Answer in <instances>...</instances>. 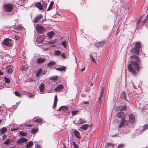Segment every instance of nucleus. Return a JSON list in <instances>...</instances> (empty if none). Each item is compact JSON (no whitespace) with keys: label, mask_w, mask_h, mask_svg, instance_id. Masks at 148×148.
Wrapping results in <instances>:
<instances>
[{"label":"nucleus","mask_w":148,"mask_h":148,"mask_svg":"<svg viewBox=\"0 0 148 148\" xmlns=\"http://www.w3.org/2000/svg\"><path fill=\"white\" fill-rule=\"evenodd\" d=\"M78 112V111H72L71 112V114L72 115H75L77 114V112Z\"/></svg>","instance_id":"de8ad7c7"},{"label":"nucleus","mask_w":148,"mask_h":148,"mask_svg":"<svg viewBox=\"0 0 148 148\" xmlns=\"http://www.w3.org/2000/svg\"><path fill=\"white\" fill-rule=\"evenodd\" d=\"M62 108H63L62 106L60 107V108H59L58 110V111H61V110H62Z\"/></svg>","instance_id":"0e129e2a"},{"label":"nucleus","mask_w":148,"mask_h":148,"mask_svg":"<svg viewBox=\"0 0 148 148\" xmlns=\"http://www.w3.org/2000/svg\"><path fill=\"white\" fill-rule=\"evenodd\" d=\"M12 69L11 68L7 67L6 68V72L8 73L11 74L12 72Z\"/></svg>","instance_id":"cd10ccee"},{"label":"nucleus","mask_w":148,"mask_h":148,"mask_svg":"<svg viewBox=\"0 0 148 148\" xmlns=\"http://www.w3.org/2000/svg\"><path fill=\"white\" fill-rule=\"evenodd\" d=\"M105 41L103 40L101 42H98L95 44V46L97 47H102L104 45Z\"/></svg>","instance_id":"4468645a"},{"label":"nucleus","mask_w":148,"mask_h":148,"mask_svg":"<svg viewBox=\"0 0 148 148\" xmlns=\"http://www.w3.org/2000/svg\"><path fill=\"white\" fill-rule=\"evenodd\" d=\"M16 146L15 145H14L13 147H9V148H16Z\"/></svg>","instance_id":"774afa93"},{"label":"nucleus","mask_w":148,"mask_h":148,"mask_svg":"<svg viewBox=\"0 0 148 148\" xmlns=\"http://www.w3.org/2000/svg\"><path fill=\"white\" fill-rule=\"evenodd\" d=\"M36 29L39 34L43 33L45 31V29L43 26L39 25H37L36 26Z\"/></svg>","instance_id":"423d86ee"},{"label":"nucleus","mask_w":148,"mask_h":148,"mask_svg":"<svg viewBox=\"0 0 148 148\" xmlns=\"http://www.w3.org/2000/svg\"><path fill=\"white\" fill-rule=\"evenodd\" d=\"M130 5L128 3H126V4H125V8L126 10H128L129 8Z\"/></svg>","instance_id":"a18cd8bd"},{"label":"nucleus","mask_w":148,"mask_h":148,"mask_svg":"<svg viewBox=\"0 0 148 148\" xmlns=\"http://www.w3.org/2000/svg\"><path fill=\"white\" fill-rule=\"evenodd\" d=\"M103 97V96H101V95H100V96L99 97L98 101L99 102V105H101V97Z\"/></svg>","instance_id":"5fc2aeb1"},{"label":"nucleus","mask_w":148,"mask_h":148,"mask_svg":"<svg viewBox=\"0 0 148 148\" xmlns=\"http://www.w3.org/2000/svg\"><path fill=\"white\" fill-rule=\"evenodd\" d=\"M42 3L43 4V6L45 8L47 6V2L45 1H42Z\"/></svg>","instance_id":"79ce46f5"},{"label":"nucleus","mask_w":148,"mask_h":148,"mask_svg":"<svg viewBox=\"0 0 148 148\" xmlns=\"http://www.w3.org/2000/svg\"><path fill=\"white\" fill-rule=\"evenodd\" d=\"M124 147V144H119L118 145L117 148H123Z\"/></svg>","instance_id":"3c124183"},{"label":"nucleus","mask_w":148,"mask_h":148,"mask_svg":"<svg viewBox=\"0 0 148 148\" xmlns=\"http://www.w3.org/2000/svg\"><path fill=\"white\" fill-rule=\"evenodd\" d=\"M11 140L10 139H7L5 142L4 143V144L5 145H8L10 143Z\"/></svg>","instance_id":"e433bc0d"},{"label":"nucleus","mask_w":148,"mask_h":148,"mask_svg":"<svg viewBox=\"0 0 148 148\" xmlns=\"http://www.w3.org/2000/svg\"><path fill=\"white\" fill-rule=\"evenodd\" d=\"M29 98H33L34 97V95L32 94H29Z\"/></svg>","instance_id":"680f3d73"},{"label":"nucleus","mask_w":148,"mask_h":148,"mask_svg":"<svg viewBox=\"0 0 148 148\" xmlns=\"http://www.w3.org/2000/svg\"><path fill=\"white\" fill-rule=\"evenodd\" d=\"M12 40L8 38H6L4 39L2 42V46L9 47L12 44Z\"/></svg>","instance_id":"20e7f679"},{"label":"nucleus","mask_w":148,"mask_h":148,"mask_svg":"<svg viewBox=\"0 0 148 148\" xmlns=\"http://www.w3.org/2000/svg\"><path fill=\"white\" fill-rule=\"evenodd\" d=\"M45 38V36L43 35L39 36L36 38V41L39 43H41L43 42Z\"/></svg>","instance_id":"0eeeda50"},{"label":"nucleus","mask_w":148,"mask_h":148,"mask_svg":"<svg viewBox=\"0 0 148 148\" xmlns=\"http://www.w3.org/2000/svg\"><path fill=\"white\" fill-rule=\"evenodd\" d=\"M54 3L53 1H51V2L49 7L48 8V9H47V11H49L51 10L52 7V6L54 4Z\"/></svg>","instance_id":"72a5a7b5"},{"label":"nucleus","mask_w":148,"mask_h":148,"mask_svg":"<svg viewBox=\"0 0 148 148\" xmlns=\"http://www.w3.org/2000/svg\"><path fill=\"white\" fill-rule=\"evenodd\" d=\"M7 130V128L6 127H3L0 130V133L2 134L6 132Z\"/></svg>","instance_id":"a878e982"},{"label":"nucleus","mask_w":148,"mask_h":148,"mask_svg":"<svg viewBox=\"0 0 148 148\" xmlns=\"http://www.w3.org/2000/svg\"><path fill=\"white\" fill-rule=\"evenodd\" d=\"M55 62L54 61H50L47 64V65L48 67H51L53 66L55 64Z\"/></svg>","instance_id":"c85d7f7f"},{"label":"nucleus","mask_w":148,"mask_h":148,"mask_svg":"<svg viewBox=\"0 0 148 148\" xmlns=\"http://www.w3.org/2000/svg\"><path fill=\"white\" fill-rule=\"evenodd\" d=\"M42 15L40 14L37 16L34 20V22L36 23L38 22L42 18Z\"/></svg>","instance_id":"ddd939ff"},{"label":"nucleus","mask_w":148,"mask_h":148,"mask_svg":"<svg viewBox=\"0 0 148 148\" xmlns=\"http://www.w3.org/2000/svg\"><path fill=\"white\" fill-rule=\"evenodd\" d=\"M120 97L121 98L123 99H124L126 100V94L124 92H123L121 94L120 96Z\"/></svg>","instance_id":"bb28decb"},{"label":"nucleus","mask_w":148,"mask_h":148,"mask_svg":"<svg viewBox=\"0 0 148 148\" xmlns=\"http://www.w3.org/2000/svg\"><path fill=\"white\" fill-rule=\"evenodd\" d=\"M16 107H17V106L16 105H15L14 106H13L12 107V108H13L14 110H15L16 109Z\"/></svg>","instance_id":"69168bd1"},{"label":"nucleus","mask_w":148,"mask_h":148,"mask_svg":"<svg viewBox=\"0 0 148 148\" xmlns=\"http://www.w3.org/2000/svg\"><path fill=\"white\" fill-rule=\"evenodd\" d=\"M42 120L41 118L36 119L33 121L34 122L38 123H41L42 122Z\"/></svg>","instance_id":"473e14b6"},{"label":"nucleus","mask_w":148,"mask_h":148,"mask_svg":"<svg viewBox=\"0 0 148 148\" xmlns=\"http://www.w3.org/2000/svg\"><path fill=\"white\" fill-rule=\"evenodd\" d=\"M55 53L56 56H58L60 55L61 52L59 50H57L55 51Z\"/></svg>","instance_id":"f704fd0d"},{"label":"nucleus","mask_w":148,"mask_h":148,"mask_svg":"<svg viewBox=\"0 0 148 148\" xmlns=\"http://www.w3.org/2000/svg\"><path fill=\"white\" fill-rule=\"evenodd\" d=\"M21 58L22 59H24L25 58V53L23 52L22 53V56H21Z\"/></svg>","instance_id":"4d7b16f0"},{"label":"nucleus","mask_w":148,"mask_h":148,"mask_svg":"<svg viewBox=\"0 0 148 148\" xmlns=\"http://www.w3.org/2000/svg\"><path fill=\"white\" fill-rule=\"evenodd\" d=\"M2 7L4 11L8 12H11L13 8V5L11 3H4Z\"/></svg>","instance_id":"7ed1b4c3"},{"label":"nucleus","mask_w":148,"mask_h":148,"mask_svg":"<svg viewBox=\"0 0 148 148\" xmlns=\"http://www.w3.org/2000/svg\"><path fill=\"white\" fill-rule=\"evenodd\" d=\"M140 18H139V19H138L137 20V23H136V24H137V25H138L139 24V22H140Z\"/></svg>","instance_id":"338daca9"},{"label":"nucleus","mask_w":148,"mask_h":148,"mask_svg":"<svg viewBox=\"0 0 148 148\" xmlns=\"http://www.w3.org/2000/svg\"><path fill=\"white\" fill-rule=\"evenodd\" d=\"M117 116L119 118L125 119V114L124 112L121 111L118 113L117 114Z\"/></svg>","instance_id":"f8f14e48"},{"label":"nucleus","mask_w":148,"mask_h":148,"mask_svg":"<svg viewBox=\"0 0 148 148\" xmlns=\"http://www.w3.org/2000/svg\"><path fill=\"white\" fill-rule=\"evenodd\" d=\"M89 56H90V58L91 60L92 61H93V62H95V60L94 58H93V57L92 55V54H89Z\"/></svg>","instance_id":"49530a36"},{"label":"nucleus","mask_w":148,"mask_h":148,"mask_svg":"<svg viewBox=\"0 0 148 148\" xmlns=\"http://www.w3.org/2000/svg\"><path fill=\"white\" fill-rule=\"evenodd\" d=\"M61 57L64 59L66 58L67 57L64 53H63L61 55Z\"/></svg>","instance_id":"603ef678"},{"label":"nucleus","mask_w":148,"mask_h":148,"mask_svg":"<svg viewBox=\"0 0 148 148\" xmlns=\"http://www.w3.org/2000/svg\"><path fill=\"white\" fill-rule=\"evenodd\" d=\"M27 141V139L23 137H22L21 138L19 139L17 141L16 143H17V144L20 145V144H21L22 143L24 142Z\"/></svg>","instance_id":"9d476101"},{"label":"nucleus","mask_w":148,"mask_h":148,"mask_svg":"<svg viewBox=\"0 0 148 148\" xmlns=\"http://www.w3.org/2000/svg\"><path fill=\"white\" fill-rule=\"evenodd\" d=\"M104 87L102 86L101 88V93L100 95H101V96H103V93L104 92Z\"/></svg>","instance_id":"58836bf2"},{"label":"nucleus","mask_w":148,"mask_h":148,"mask_svg":"<svg viewBox=\"0 0 148 148\" xmlns=\"http://www.w3.org/2000/svg\"><path fill=\"white\" fill-rule=\"evenodd\" d=\"M148 128V125L147 124H145L144 125V127H143V130H143L145 129H147Z\"/></svg>","instance_id":"6e6d98bb"},{"label":"nucleus","mask_w":148,"mask_h":148,"mask_svg":"<svg viewBox=\"0 0 148 148\" xmlns=\"http://www.w3.org/2000/svg\"><path fill=\"white\" fill-rule=\"evenodd\" d=\"M72 144L74 146V148H79V146L75 143L74 141L72 142Z\"/></svg>","instance_id":"a19ab883"},{"label":"nucleus","mask_w":148,"mask_h":148,"mask_svg":"<svg viewBox=\"0 0 148 148\" xmlns=\"http://www.w3.org/2000/svg\"><path fill=\"white\" fill-rule=\"evenodd\" d=\"M89 126V125L88 124H84L82 125L80 128L84 130H86Z\"/></svg>","instance_id":"b1692460"},{"label":"nucleus","mask_w":148,"mask_h":148,"mask_svg":"<svg viewBox=\"0 0 148 148\" xmlns=\"http://www.w3.org/2000/svg\"><path fill=\"white\" fill-rule=\"evenodd\" d=\"M5 79V82L7 83H10V80L9 78H8L6 77H4Z\"/></svg>","instance_id":"4c0bfd02"},{"label":"nucleus","mask_w":148,"mask_h":148,"mask_svg":"<svg viewBox=\"0 0 148 148\" xmlns=\"http://www.w3.org/2000/svg\"><path fill=\"white\" fill-rule=\"evenodd\" d=\"M14 37L16 40H18L20 39V37L18 36H14Z\"/></svg>","instance_id":"13d9d810"},{"label":"nucleus","mask_w":148,"mask_h":148,"mask_svg":"<svg viewBox=\"0 0 148 148\" xmlns=\"http://www.w3.org/2000/svg\"><path fill=\"white\" fill-rule=\"evenodd\" d=\"M129 123V121L128 120H125V119H122L119 125L118 128L125 127L128 125Z\"/></svg>","instance_id":"39448f33"},{"label":"nucleus","mask_w":148,"mask_h":148,"mask_svg":"<svg viewBox=\"0 0 148 148\" xmlns=\"http://www.w3.org/2000/svg\"><path fill=\"white\" fill-rule=\"evenodd\" d=\"M129 121L130 123H133L135 121V116L133 114H131L129 115Z\"/></svg>","instance_id":"1a4fd4ad"},{"label":"nucleus","mask_w":148,"mask_h":148,"mask_svg":"<svg viewBox=\"0 0 148 148\" xmlns=\"http://www.w3.org/2000/svg\"><path fill=\"white\" fill-rule=\"evenodd\" d=\"M23 27L21 25H15L14 26V29L17 30H20L22 29Z\"/></svg>","instance_id":"aec40b11"},{"label":"nucleus","mask_w":148,"mask_h":148,"mask_svg":"<svg viewBox=\"0 0 148 148\" xmlns=\"http://www.w3.org/2000/svg\"><path fill=\"white\" fill-rule=\"evenodd\" d=\"M33 143L32 141H30L27 145L26 146V148H30L32 146Z\"/></svg>","instance_id":"7c9ffc66"},{"label":"nucleus","mask_w":148,"mask_h":148,"mask_svg":"<svg viewBox=\"0 0 148 148\" xmlns=\"http://www.w3.org/2000/svg\"><path fill=\"white\" fill-rule=\"evenodd\" d=\"M46 60V59L42 58H39L37 59V62L38 63H42Z\"/></svg>","instance_id":"412c9836"},{"label":"nucleus","mask_w":148,"mask_h":148,"mask_svg":"<svg viewBox=\"0 0 148 148\" xmlns=\"http://www.w3.org/2000/svg\"><path fill=\"white\" fill-rule=\"evenodd\" d=\"M141 48V43L140 42H136L135 44V46L131 51V53L134 55H138L140 49Z\"/></svg>","instance_id":"f03ea898"},{"label":"nucleus","mask_w":148,"mask_h":148,"mask_svg":"<svg viewBox=\"0 0 148 148\" xmlns=\"http://www.w3.org/2000/svg\"><path fill=\"white\" fill-rule=\"evenodd\" d=\"M56 70L58 71H63L66 70V67L65 66H63L60 68H57Z\"/></svg>","instance_id":"2f4dec72"},{"label":"nucleus","mask_w":148,"mask_h":148,"mask_svg":"<svg viewBox=\"0 0 148 148\" xmlns=\"http://www.w3.org/2000/svg\"><path fill=\"white\" fill-rule=\"evenodd\" d=\"M19 134L22 136H25L27 135V133L26 132L23 131H20Z\"/></svg>","instance_id":"c9c22d12"},{"label":"nucleus","mask_w":148,"mask_h":148,"mask_svg":"<svg viewBox=\"0 0 148 148\" xmlns=\"http://www.w3.org/2000/svg\"><path fill=\"white\" fill-rule=\"evenodd\" d=\"M106 145L107 147L110 146L113 147L114 146V145L113 144L109 142H108L106 143Z\"/></svg>","instance_id":"8fccbe9b"},{"label":"nucleus","mask_w":148,"mask_h":148,"mask_svg":"<svg viewBox=\"0 0 148 148\" xmlns=\"http://www.w3.org/2000/svg\"><path fill=\"white\" fill-rule=\"evenodd\" d=\"M64 89V86L62 84H60L56 88L54 89V91L56 92H60L62 91Z\"/></svg>","instance_id":"6e6552de"},{"label":"nucleus","mask_w":148,"mask_h":148,"mask_svg":"<svg viewBox=\"0 0 148 148\" xmlns=\"http://www.w3.org/2000/svg\"><path fill=\"white\" fill-rule=\"evenodd\" d=\"M45 85L43 83H41L39 86L40 91L41 92L43 93L45 91Z\"/></svg>","instance_id":"2eb2a0df"},{"label":"nucleus","mask_w":148,"mask_h":148,"mask_svg":"<svg viewBox=\"0 0 148 148\" xmlns=\"http://www.w3.org/2000/svg\"><path fill=\"white\" fill-rule=\"evenodd\" d=\"M86 123V121L84 119H82L80 118L79 121H78L77 124L84 123Z\"/></svg>","instance_id":"c756f323"},{"label":"nucleus","mask_w":148,"mask_h":148,"mask_svg":"<svg viewBox=\"0 0 148 148\" xmlns=\"http://www.w3.org/2000/svg\"><path fill=\"white\" fill-rule=\"evenodd\" d=\"M58 77L57 76H52L49 77V79L51 80L56 81L58 79Z\"/></svg>","instance_id":"5701e85b"},{"label":"nucleus","mask_w":148,"mask_h":148,"mask_svg":"<svg viewBox=\"0 0 148 148\" xmlns=\"http://www.w3.org/2000/svg\"><path fill=\"white\" fill-rule=\"evenodd\" d=\"M73 133L75 135L77 138L79 139H80L81 138L80 135L78 131L77 130H74Z\"/></svg>","instance_id":"dca6fc26"},{"label":"nucleus","mask_w":148,"mask_h":148,"mask_svg":"<svg viewBox=\"0 0 148 148\" xmlns=\"http://www.w3.org/2000/svg\"><path fill=\"white\" fill-rule=\"evenodd\" d=\"M6 136H7V135H3V136L2 139V140H4L5 139V138H6Z\"/></svg>","instance_id":"e2e57ef3"},{"label":"nucleus","mask_w":148,"mask_h":148,"mask_svg":"<svg viewBox=\"0 0 148 148\" xmlns=\"http://www.w3.org/2000/svg\"><path fill=\"white\" fill-rule=\"evenodd\" d=\"M28 66L27 65L26 66L23 65L21 66L20 70L21 71H25L27 70Z\"/></svg>","instance_id":"6ab92c4d"},{"label":"nucleus","mask_w":148,"mask_h":148,"mask_svg":"<svg viewBox=\"0 0 148 148\" xmlns=\"http://www.w3.org/2000/svg\"><path fill=\"white\" fill-rule=\"evenodd\" d=\"M41 69H39L37 72L36 75L37 76H39L40 74L41 73Z\"/></svg>","instance_id":"37998d69"},{"label":"nucleus","mask_w":148,"mask_h":148,"mask_svg":"<svg viewBox=\"0 0 148 148\" xmlns=\"http://www.w3.org/2000/svg\"><path fill=\"white\" fill-rule=\"evenodd\" d=\"M130 58L131 59L134 58L135 61H131V63L129 64L127 68L129 71L134 75L136 73L135 69L138 70L139 68L138 64L140 62V60L139 58L136 55L131 56L130 57Z\"/></svg>","instance_id":"f257e3e1"},{"label":"nucleus","mask_w":148,"mask_h":148,"mask_svg":"<svg viewBox=\"0 0 148 148\" xmlns=\"http://www.w3.org/2000/svg\"><path fill=\"white\" fill-rule=\"evenodd\" d=\"M55 42V41H51L49 42V44H54Z\"/></svg>","instance_id":"052dcab7"},{"label":"nucleus","mask_w":148,"mask_h":148,"mask_svg":"<svg viewBox=\"0 0 148 148\" xmlns=\"http://www.w3.org/2000/svg\"><path fill=\"white\" fill-rule=\"evenodd\" d=\"M47 34L49 38H51L54 35L55 33L51 31L47 33Z\"/></svg>","instance_id":"4be33fe9"},{"label":"nucleus","mask_w":148,"mask_h":148,"mask_svg":"<svg viewBox=\"0 0 148 148\" xmlns=\"http://www.w3.org/2000/svg\"><path fill=\"white\" fill-rule=\"evenodd\" d=\"M66 41H62V44L63 45V46L65 47L66 48Z\"/></svg>","instance_id":"09e8293b"},{"label":"nucleus","mask_w":148,"mask_h":148,"mask_svg":"<svg viewBox=\"0 0 148 148\" xmlns=\"http://www.w3.org/2000/svg\"><path fill=\"white\" fill-rule=\"evenodd\" d=\"M38 129H32L31 131V132L33 134H34L35 133L37 132L38 131Z\"/></svg>","instance_id":"ea45409f"},{"label":"nucleus","mask_w":148,"mask_h":148,"mask_svg":"<svg viewBox=\"0 0 148 148\" xmlns=\"http://www.w3.org/2000/svg\"><path fill=\"white\" fill-rule=\"evenodd\" d=\"M10 125L13 127H15V128H12L10 130L12 131L16 130L19 128L18 125L15 124L11 123L10 124Z\"/></svg>","instance_id":"9b49d317"},{"label":"nucleus","mask_w":148,"mask_h":148,"mask_svg":"<svg viewBox=\"0 0 148 148\" xmlns=\"http://www.w3.org/2000/svg\"><path fill=\"white\" fill-rule=\"evenodd\" d=\"M118 108L119 110L122 111L125 110L127 108V107L126 106L124 105L122 106H119Z\"/></svg>","instance_id":"393cba45"},{"label":"nucleus","mask_w":148,"mask_h":148,"mask_svg":"<svg viewBox=\"0 0 148 148\" xmlns=\"http://www.w3.org/2000/svg\"><path fill=\"white\" fill-rule=\"evenodd\" d=\"M35 6L40 10H43L42 5L40 2H38L36 4Z\"/></svg>","instance_id":"f3484780"},{"label":"nucleus","mask_w":148,"mask_h":148,"mask_svg":"<svg viewBox=\"0 0 148 148\" xmlns=\"http://www.w3.org/2000/svg\"><path fill=\"white\" fill-rule=\"evenodd\" d=\"M24 125H25V126L27 127H31L32 125V124H25Z\"/></svg>","instance_id":"bf43d9fd"},{"label":"nucleus","mask_w":148,"mask_h":148,"mask_svg":"<svg viewBox=\"0 0 148 148\" xmlns=\"http://www.w3.org/2000/svg\"><path fill=\"white\" fill-rule=\"evenodd\" d=\"M63 108H62V110L65 111L66 110L68 109V108L66 106H62Z\"/></svg>","instance_id":"864d4df0"},{"label":"nucleus","mask_w":148,"mask_h":148,"mask_svg":"<svg viewBox=\"0 0 148 148\" xmlns=\"http://www.w3.org/2000/svg\"><path fill=\"white\" fill-rule=\"evenodd\" d=\"M14 94L16 96L18 97H21V94L19 92L15 91L14 92Z\"/></svg>","instance_id":"c03bdc74"},{"label":"nucleus","mask_w":148,"mask_h":148,"mask_svg":"<svg viewBox=\"0 0 148 148\" xmlns=\"http://www.w3.org/2000/svg\"><path fill=\"white\" fill-rule=\"evenodd\" d=\"M58 99L56 95H55L54 97V102H53V108H55L56 107V104L57 102Z\"/></svg>","instance_id":"a211bd4d"}]
</instances>
